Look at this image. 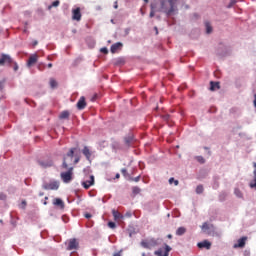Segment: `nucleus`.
Here are the masks:
<instances>
[{
	"mask_svg": "<svg viewBox=\"0 0 256 256\" xmlns=\"http://www.w3.org/2000/svg\"><path fill=\"white\" fill-rule=\"evenodd\" d=\"M161 11L171 16L177 9V0H160Z\"/></svg>",
	"mask_w": 256,
	"mask_h": 256,
	"instance_id": "f257e3e1",
	"label": "nucleus"
},
{
	"mask_svg": "<svg viewBox=\"0 0 256 256\" xmlns=\"http://www.w3.org/2000/svg\"><path fill=\"white\" fill-rule=\"evenodd\" d=\"M76 150H77L76 148L70 149L69 152L67 153L66 157H64L63 164H62V167L64 169H68L69 168L68 161L69 162H73V158H74V154H75Z\"/></svg>",
	"mask_w": 256,
	"mask_h": 256,
	"instance_id": "f03ea898",
	"label": "nucleus"
},
{
	"mask_svg": "<svg viewBox=\"0 0 256 256\" xmlns=\"http://www.w3.org/2000/svg\"><path fill=\"white\" fill-rule=\"evenodd\" d=\"M73 170L74 168L71 167L68 169L67 172H62L60 174L61 179L63 180L64 183H70L73 180Z\"/></svg>",
	"mask_w": 256,
	"mask_h": 256,
	"instance_id": "7ed1b4c3",
	"label": "nucleus"
},
{
	"mask_svg": "<svg viewBox=\"0 0 256 256\" xmlns=\"http://www.w3.org/2000/svg\"><path fill=\"white\" fill-rule=\"evenodd\" d=\"M172 251V248L165 244V248H160L157 251L154 252L156 256H169L170 252Z\"/></svg>",
	"mask_w": 256,
	"mask_h": 256,
	"instance_id": "20e7f679",
	"label": "nucleus"
},
{
	"mask_svg": "<svg viewBox=\"0 0 256 256\" xmlns=\"http://www.w3.org/2000/svg\"><path fill=\"white\" fill-rule=\"evenodd\" d=\"M201 230H202V232H204L208 235H211V233L215 231V226H213V224H211V223L205 222L202 224Z\"/></svg>",
	"mask_w": 256,
	"mask_h": 256,
	"instance_id": "39448f33",
	"label": "nucleus"
},
{
	"mask_svg": "<svg viewBox=\"0 0 256 256\" xmlns=\"http://www.w3.org/2000/svg\"><path fill=\"white\" fill-rule=\"evenodd\" d=\"M59 187H60V184H59V182H57V181H52V182H50V183H45V184H43V186H42V188H43L44 190H58Z\"/></svg>",
	"mask_w": 256,
	"mask_h": 256,
	"instance_id": "423d86ee",
	"label": "nucleus"
},
{
	"mask_svg": "<svg viewBox=\"0 0 256 256\" xmlns=\"http://www.w3.org/2000/svg\"><path fill=\"white\" fill-rule=\"evenodd\" d=\"M13 63V60L9 54H1L0 58V66L4 65H11Z\"/></svg>",
	"mask_w": 256,
	"mask_h": 256,
	"instance_id": "0eeeda50",
	"label": "nucleus"
},
{
	"mask_svg": "<svg viewBox=\"0 0 256 256\" xmlns=\"http://www.w3.org/2000/svg\"><path fill=\"white\" fill-rule=\"evenodd\" d=\"M82 19V13H81V8L77 7L72 10V20L75 21H81Z\"/></svg>",
	"mask_w": 256,
	"mask_h": 256,
	"instance_id": "6e6552de",
	"label": "nucleus"
},
{
	"mask_svg": "<svg viewBox=\"0 0 256 256\" xmlns=\"http://www.w3.org/2000/svg\"><path fill=\"white\" fill-rule=\"evenodd\" d=\"M95 184V177L93 175L89 176L88 180L82 182V186L85 189H90L91 186Z\"/></svg>",
	"mask_w": 256,
	"mask_h": 256,
	"instance_id": "1a4fd4ad",
	"label": "nucleus"
},
{
	"mask_svg": "<svg viewBox=\"0 0 256 256\" xmlns=\"http://www.w3.org/2000/svg\"><path fill=\"white\" fill-rule=\"evenodd\" d=\"M79 248V242L77 239H70L68 242L67 250H77Z\"/></svg>",
	"mask_w": 256,
	"mask_h": 256,
	"instance_id": "9d476101",
	"label": "nucleus"
},
{
	"mask_svg": "<svg viewBox=\"0 0 256 256\" xmlns=\"http://www.w3.org/2000/svg\"><path fill=\"white\" fill-rule=\"evenodd\" d=\"M37 62H38V55L37 54H32L28 58L27 66L31 67V66L35 65Z\"/></svg>",
	"mask_w": 256,
	"mask_h": 256,
	"instance_id": "9b49d317",
	"label": "nucleus"
},
{
	"mask_svg": "<svg viewBox=\"0 0 256 256\" xmlns=\"http://www.w3.org/2000/svg\"><path fill=\"white\" fill-rule=\"evenodd\" d=\"M156 245H157V241H154V240L141 242V246H143L144 248H147V249H151V247L156 246Z\"/></svg>",
	"mask_w": 256,
	"mask_h": 256,
	"instance_id": "f8f14e48",
	"label": "nucleus"
},
{
	"mask_svg": "<svg viewBox=\"0 0 256 256\" xmlns=\"http://www.w3.org/2000/svg\"><path fill=\"white\" fill-rule=\"evenodd\" d=\"M38 164L42 168H49V167H52L54 165V162L52 160H43V161H38Z\"/></svg>",
	"mask_w": 256,
	"mask_h": 256,
	"instance_id": "ddd939ff",
	"label": "nucleus"
},
{
	"mask_svg": "<svg viewBox=\"0 0 256 256\" xmlns=\"http://www.w3.org/2000/svg\"><path fill=\"white\" fill-rule=\"evenodd\" d=\"M123 47L122 42H116L115 44H112L110 51L111 53L115 54L118 50H120Z\"/></svg>",
	"mask_w": 256,
	"mask_h": 256,
	"instance_id": "4468645a",
	"label": "nucleus"
},
{
	"mask_svg": "<svg viewBox=\"0 0 256 256\" xmlns=\"http://www.w3.org/2000/svg\"><path fill=\"white\" fill-rule=\"evenodd\" d=\"M86 106H87V103H86L85 97H81L79 99V101L77 102V109L78 110H83V109L86 108Z\"/></svg>",
	"mask_w": 256,
	"mask_h": 256,
	"instance_id": "2eb2a0df",
	"label": "nucleus"
},
{
	"mask_svg": "<svg viewBox=\"0 0 256 256\" xmlns=\"http://www.w3.org/2000/svg\"><path fill=\"white\" fill-rule=\"evenodd\" d=\"M197 247L200 249L206 248L207 250L211 249V242L204 240L197 244Z\"/></svg>",
	"mask_w": 256,
	"mask_h": 256,
	"instance_id": "dca6fc26",
	"label": "nucleus"
},
{
	"mask_svg": "<svg viewBox=\"0 0 256 256\" xmlns=\"http://www.w3.org/2000/svg\"><path fill=\"white\" fill-rule=\"evenodd\" d=\"M246 242H247V237H242L238 240V244L234 245V248H243L245 247Z\"/></svg>",
	"mask_w": 256,
	"mask_h": 256,
	"instance_id": "f3484780",
	"label": "nucleus"
},
{
	"mask_svg": "<svg viewBox=\"0 0 256 256\" xmlns=\"http://www.w3.org/2000/svg\"><path fill=\"white\" fill-rule=\"evenodd\" d=\"M112 215L115 221L124 219V215H122L119 211H116L115 209L112 210Z\"/></svg>",
	"mask_w": 256,
	"mask_h": 256,
	"instance_id": "a211bd4d",
	"label": "nucleus"
},
{
	"mask_svg": "<svg viewBox=\"0 0 256 256\" xmlns=\"http://www.w3.org/2000/svg\"><path fill=\"white\" fill-rule=\"evenodd\" d=\"M53 205L54 206H58L60 207L61 209H64L65 208V203L63 202V200H61L60 198H56L53 200Z\"/></svg>",
	"mask_w": 256,
	"mask_h": 256,
	"instance_id": "6ab92c4d",
	"label": "nucleus"
},
{
	"mask_svg": "<svg viewBox=\"0 0 256 256\" xmlns=\"http://www.w3.org/2000/svg\"><path fill=\"white\" fill-rule=\"evenodd\" d=\"M82 153L86 157L87 160L91 159L92 153L88 147H84L82 150Z\"/></svg>",
	"mask_w": 256,
	"mask_h": 256,
	"instance_id": "aec40b11",
	"label": "nucleus"
},
{
	"mask_svg": "<svg viewBox=\"0 0 256 256\" xmlns=\"http://www.w3.org/2000/svg\"><path fill=\"white\" fill-rule=\"evenodd\" d=\"M69 117H70V112L69 111H63L59 115V119H61V120L68 119Z\"/></svg>",
	"mask_w": 256,
	"mask_h": 256,
	"instance_id": "412c9836",
	"label": "nucleus"
},
{
	"mask_svg": "<svg viewBox=\"0 0 256 256\" xmlns=\"http://www.w3.org/2000/svg\"><path fill=\"white\" fill-rule=\"evenodd\" d=\"M49 84H50L51 89H55L58 87V82H57V80H55V78H50Z\"/></svg>",
	"mask_w": 256,
	"mask_h": 256,
	"instance_id": "4be33fe9",
	"label": "nucleus"
},
{
	"mask_svg": "<svg viewBox=\"0 0 256 256\" xmlns=\"http://www.w3.org/2000/svg\"><path fill=\"white\" fill-rule=\"evenodd\" d=\"M205 27H206L207 34H211L213 32V27L211 26V23H209V21L205 22Z\"/></svg>",
	"mask_w": 256,
	"mask_h": 256,
	"instance_id": "5701e85b",
	"label": "nucleus"
},
{
	"mask_svg": "<svg viewBox=\"0 0 256 256\" xmlns=\"http://www.w3.org/2000/svg\"><path fill=\"white\" fill-rule=\"evenodd\" d=\"M186 232H187V229H186L185 227H180V228L177 229L176 235L182 236V235H184Z\"/></svg>",
	"mask_w": 256,
	"mask_h": 256,
	"instance_id": "b1692460",
	"label": "nucleus"
},
{
	"mask_svg": "<svg viewBox=\"0 0 256 256\" xmlns=\"http://www.w3.org/2000/svg\"><path fill=\"white\" fill-rule=\"evenodd\" d=\"M216 89H219V82H210V90L215 91Z\"/></svg>",
	"mask_w": 256,
	"mask_h": 256,
	"instance_id": "393cba45",
	"label": "nucleus"
},
{
	"mask_svg": "<svg viewBox=\"0 0 256 256\" xmlns=\"http://www.w3.org/2000/svg\"><path fill=\"white\" fill-rule=\"evenodd\" d=\"M156 5L155 4H151V11H150V18H154L155 17V14H156Z\"/></svg>",
	"mask_w": 256,
	"mask_h": 256,
	"instance_id": "a878e982",
	"label": "nucleus"
},
{
	"mask_svg": "<svg viewBox=\"0 0 256 256\" xmlns=\"http://www.w3.org/2000/svg\"><path fill=\"white\" fill-rule=\"evenodd\" d=\"M253 174H254V180L252 182H250L249 186H250V188L256 190V170L253 172Z\"/></svg>",
	"mask_w": 256,
	"mask_h": 256,
	"instance_id": "bb28decb",
	"label": "nucleus"
},
{
	"mask_svg": "<svg viewBox=\"0 0 256 256\" xmlns=\"http://www.w3.org/2000/svg\"><path fill=\"white\" fill-rule=\"evenodd\" d=\"M234 194L236 195V197L238 198H243V192H241V190H239V188H236L234 190Z\"/></svg>",
	"mask_w": 256,
	"mask_h": 256,
	"instance_id": "cd10ccee",
	"label": "nucleus"
},
{
	"mask_svg": "<svg viewBox=\"0 0 256 256\" xmlns=\"http://www.w3.org/2000/svg\"><path fill=\"white\" fill-rule=\"evenodd\" d=\"M60 5V0H55L51 5L48 6V9H52V7H58Z\"/></svg>",
	"mask_w": 256,
	"mask_h": 256,
	"instance_id": "c85d7f7f",
	"label": "nucleus"
},
{
	"mask_svg": "<svg viewBox=\"0 0 256 256\" xmlns=\"http://www.w3.org/2000/svg\"><path fill=\"white\" fill-rule=\"evenodd\" d=\"M132 142H133V137L125 138L126 145L130 146Z\"/></svg>",
	"mask_w": 256,
	"mask_h": 256,
	"instance_id": "c756f323",
	"label": "nucleus"
},
{
	"mask_svg": "<svg viewBox=\"0 0 256 256\" xmlns=\"http://www.w3.org/2000/svg\"><path fill=\"white\" fill-rule=\"evenodd\" d=\"M169 183H170V184H173V183H174L175 186H178V185H179V181H178V180H175V178H170V179H169Z\"/></svg>",
	"mask_w": 256,
	"mask_h": 256,
	"instance_id": "7c9ffc66",
	"label": "nucleus"
},
{
	"mask_svg": "<svg viewBox=\"0 0 256 256\" xmlns=\"http://www.w3.org/2000/svg\"><path fill=\"white\" fill-rule=\"evenodd\" d=\"M196 160L201 163V164H205V158L204 157H201V156H198L196 157Z\"/></svg>",
	"mask_w": 256,
	"mask_h": 256,
	"instance_id": "2f4dec72",
	"label": "nucleus"
},
{
	"mask_svg": "<svg viewBox=\"0 0 256 256\" xmlns=\"http://www.w3.org/2000/svg\"><path fill=\"white\" fill-rule=\"evenodd\" d=\"M196 193H197V194L203 193V186H202V185L197 186V188H196Z\"/></svg>",
	"mask_w": 256,
	"mask_h": 256,
	"instance_id": "473e14b6",
	"label": "nucleus"
},
{
	"mask_svg": "<svg viewBox=\"0 0 256 256\" xmlns=\"http://www.w3.org/2000/svg\"><path fill=\"white\" fill-rule=\"evenodd\" d=\"M132 192L134 194H140L141 193V189L139 187H134V188H132Z\"/></svg>",
	"mask_w": 256,
	"mask_h": 256,
	"instance_id": "72a5a7b5",
	"label": "nucleus"
},
{
	"mask_svg": "<svg viewBox=\"0 0 256 256\" xmlns=\"http://www.w3.org/2000/svg\"><path fill=\"white\" fill-rule=\"evenodd\" d=\"M108 227L112 228V229H115L117 227L116 223L114 222H109L108 223Z\"/></svg>",
	"mask_w": 256,
	"mask_h": 256,
	"instance_id": "f704fd0d",
	"label": "nucleus"
},
{
	"mask_svg": "<svg viewBox=\"0 0 256 256\" xmlns=\"http://www.w3.org/2000/svg\"><path fill=\"white\" fill-rule=\"evenodd\" d=\"M7 199V195L4 193H0V200L5 201Z\"/></svg>",
	"mask_w": 256,
	"mask_h": 256,
	"instance_id": "c9c22d12",
	"label": "nucleus"
},
{
	"mask_svg": "<svg viewBox=\"0 0 256 256\" xmlns=\"http://www.w3.org/2000/svg\"><path fill=\"white\" fill-rule=\"evenodd\" d=\"M235 3H237V0H230V4L228 5V8L233 7V5H235Z\"/></svg>",
	"mask_w": 256,
	"mask_h": 256,
	"instance_id": "e433bc0d",
	"label": "nucleus"
},
{
	"mask_svg": "<svg viewBox=\"0 0 256 256\" xmlns=\"http://www.w3.org/2000/svg\"><path fill=\"white\" fill-rule=\"evenodd\" d=\"M101 53H103V54H108L109 53V50H108V48H101Z\"/></svg>",
	"mask_w": 256,
	"mask_h": 256,
	"instance_id": "4c0bfd02",
	"label": "nucleus"
},
{
	"mask_svg": "<svg viewBox=\"0 0 256 256\" xmlns=\"http://www.w3.org/2000/svg\"><path fill=\"white\" fill-rule=\"evenodd\" d=\"M18 69H19V66H18L17 62H14L13 70L18 71Z\"/></svg>",
	"mask_w": 256,
	"mask_h": 256,
	"instance_id": "58836bf2",
	"label": "nucleus"
},
{
	"mask_svg": "<svg viewBox=\"0 0 256 256\" xmlns=\"http://www.w3.org/2000/svg\"><path fill=\"white\" fill-rule=\"evenodd\" d=\"M121 173H122V175H124V176H128V171H127V169H122V170H121Z\"/></svg>",
	"mask_w": 256,
	"mask_h": 256,
	"instance_id": "ea45409f",
	"label": "nucleus"
},
{
	"mask_svg": "<svg viewBox=\"0 0 256 256\" xmlns=\"http://www.w3.org/2000/svg\"><path fill=\"white\" fill-rule=\"evenodd\" d=\"M141 179V176H137L135 178H132L131 180L134 181V182H139Z\"/></svg>",
	"mask_w": 256,
	"mask_h": 256,
	"instance_id": "a19ab883",
	"label": "nucleus"
},
{
	"mask_svg": "<svg viewBox=\"0 0 256 256\" xmlns=\"http://www.w3.org/2000/svg\"><path fill=\"white\" fill-rule=\"evenodd\" d=\"M84 217L87 218V219H91L92 215L90 213H86V214H84Z\"/></svg>",
	"mask_w": 256,
	"mask_h": 256,
	"instance_id": "79ce46f5",
	"label": "nucleus"
},
{
	"mask_svg": "<svg viewBox=\"0 0 256 256\" xmlns=\"http://www.w3.org/2000/svg\"><path fill=\"white\" fill-rule=\"evenodd\" d=\"M80 162V157H76L75 160H74V164H77Z\"/></svg>",
	"mask_w": 256,
	"mask_h": 256,
	"instance_id": "37998d69",
	"label": "nucleus"
},
{
	"mask_svg": "<svg viewBox=\"0 0 256 256\" xmlns=\"http://www.w3.org/2000/svg\"><path fill=\"white\" fill-rule=\"evenodd\" d=\"M254 106L256 107V94H254Z\"/></svg>",
	"mask_w": 256,
	"mask_h": 256,
	"instance_id": "c03bdc74",
	"label": "nucleus"
},
{
	"mask_svg": "<svg viewBox=\"0 0 256 256\" xmlns=\"http://www.w3.org/2000/svg\"><path fill=\"white\" fill-rule=\"evenodd\" d=\"M155 31H156V35H158L159 34L158 27H155Z\"/></svg>",
	"mask_w": 256,
	"mask_h": 256,
	"instance_id": "a18cd8bd",
	"label": "nucleus"
},
{
	"mask_svg": "<svg viewBox=\"0 0 256 256\" xmlns=\"http://www.w3.org/2000/svg\"><path fill=\"white\" fill-rule=\"evenodd\" d=\"M155 31H156V35H158L159 34L158 27H155Z\"/></svg>",
	"mask_w": 256,
	"mask_h": 256,
	"instance_id": "49530a36",
	"label": "nucleus"
},
{
	"mask_svg": "<svg viewBox=\"0 0 256 256\" xmlns=\"http://www.w3.org/2000/svg\"><path fill=\"white\" fill-rule=\"evenodd\" d=\"M167 238L172 239V238H173V235H172V234H169V235H167Z\"/></svg>",
	"mask_w": 256,
	"mask_h": 256,
	"instance_id": "de8ad7c7",
	"label": "nucleus"
},
{
	"mask_svg": "<svg viewBox=\"0 0 256 256\" xmlns=\"http://www.w3.org/2000/svg\"><path fill=\"white\" fill-rule=\"evenodd\" d=\"M47 67L51 69L53 67V64H48Z\"/></svg>",
	"mask_w": 256,
	"mask_h": 256,
	"instance_id": "09e8293b",
	"label": "nucleus"
},
{
	"mask_svg": "<svg viewBox=\"0 0 256 256\" xmlns=\"http://www.w3.org/2000/svg\"><path fill=\"white\" fill-rule=\"evenodd\" d=\"M113 256H121V253L120 252L115 253Z\"/></svg>",
	"mask_w": 256,
	"mask_h": 256,
	"instance_id": "8fccbe9b",
	"label": "nucleus"
},
{
	"mask_svg": "<svg viewBox=\"0 0 256 256\" xmlns=\"http://www.w3.org/2000/svg\"><path fill=\"white\" fill-rule=\"evenodd\" d=\"M38 70L42 71L41 64L38 65Z\"/></svg>",
	"mask_w": 256,
	"mask_h": 256,
	"instance_id": "3c124183",
	"label": "nucleus"
},
{
	"mask_svg": "<svg viewBox=\"0 0 256 256\" xmlns=\"http://www.w3.org/2000/svg\"><path fill=\"white\" fill-rule=\"evenodd\" d=\"M2 89H3V83L0 82V90H2Z\"/></svg>",
	"mask_w": 256,
	"mask_h": 256,
	"instance_id": "603ef678",
	"label": "nucleus"
},
{
	"mask_svg": "<svg viewBox=\"0 0 256 256\" xmlns=\"http://www.w3.org/2000/svg\"><path fill=\"white\" fill-rule=\"evenodd\" d=\"M164 118H165L166 120H169V119H170V116H169V115H166Z\"/></svg>",
	"mask_w": 256,
	"mask_h": 256,
	"instance_id": "864d4df0",
	"label": "nucleus"
},
{
	"mask_svg": "<svg viewBox=\"0 0 256 256\" xmlns=\"http://www.w3.org/2000/svg\"><path fill=\"white\" fill-rule=\"evenodd\" d=\"M115 178L120 179V174H116Z\"/></svg>",
	"mask_w": 256,
	"mask_h": 256,
	"instance_id": "5fc2aeb1",
	"label": "nucleus"
},
{
	"mask_svg": "<svg viewBox=\"0 0 256 256\" xmlns=\"http://www.w3.org/2000/svg\"><path fill=\"white\" fill-rule=\"evenodd\" d=\"M114 8H115V9H118V4H115Z\"/></svg>",
	"mask_w": 256,
	"mask_h": 256,
	"instance_id": "6e6d98bb",
	"label": "nucleus"
},
{
	"mask_svg": "<svg viewBox=\"0 0 256 256\" xmlns=\"http://www.w3.org/2000/svg\"><path fill=\"white\" fill-rule=\"evenodd\" d=\"M145 3H149V0H144Z\"/></svg>",
	"mask_w": 256,
	"mask_h": 256,
	"instance_id": "4d7b16f0",
	"label": "nucleus"
},
{
	"mask_svg": "<svg viewBox=\"0 0 256 256\" xmlns=\"http://www.w3.org/2000/svg\"><path fill=\"white\" fill-rule=\"evenodd\" d=\"M34 45H38V42H34Z\"/></svg>",
	"mask_w": 256,
	"mask_h": 256,
	"instance_id": "13d9d810",
	"label": "nucleus"
},
{
	"mask_svg": "<svg viewBox=\"0 0 256 256\" xmlns=\"http://www.w3.org/2000/svg\"><path fill=\"white\" fill-rule=\"evenodd\" d=\"M22 203H23V205H26V202H25V201H23Z\"/></svg>",
	"mask_w": 256,
	"mask_h": 256,
	"instance_id": "bf43d9fd",
	"label": "nucleus"
},
{
	"mask_svg": "<svg viewBox=\"0 0 256 256\" xmlns=\"http://www.w3.org/2000/svg\"><path fill=\"white\" fill-rule=\"evenodd\" d=\"M142 256H146V253H142Z\"/></svg>",
	"mask_w": 256,
	"mask_h": 256,
	"instance_id": "052dcab7",
	"label": "nucleus"
},
{
	"mask_svg": "<svg viewBox=\"0 0 256 256\" xmlns=\"http://www.w3.org/2000/svg\"><path fill=\"white\" fill-rule=\"evenodd\" d=\"M253 166L256 168V163H254Z\"/></svg>",
	"mask_w": 256,
	"mask_h": 256,
	"instance_id": "680f3d73",
	"label": "nucleus"
},
{
	"mask_svg": "<svg viewBox=\"0 0 256 256\" xmlns=\"http://www.w3.org/2000/svg\"><path fill=\"white\" fill-rule=\"evenodd\" d=\"M43 195H44V193H41V194H40V196H43Z\"/></svg>",
	"mask_w": 256,
	"mask_h": 256,
	"instance_id": "e2e57ef3",
	"label": "nucleus"
},
{
	"mask_svg": "<svg viewBox=\"0 0 256 256\" xmlns=\"http://www.w3.org/2000/svg\"><path fill=\"white\" fill-rule=\"evenodd\" d=\"M49 198L48 197H45V200H48Z\"/></svg>",
	"mask_w": 256,
	"mask_h": 256,
	"instance_id": "0e129e2a",
	"label": "nucleus"
},
{
	"mask_svg": "<svg viewBox=\"0 0 256 256\" xmlns=\"http://www.w3.org/2000/svg\"><path fill=\"white\" fill-rule=\"evenodd\" d=\"M44 205H47V202H44Z\"/></svg>",
	"mask_w": 256,
	"mask_h": 256,
	"instance_id": "69168bd1",
	"label": "nucleus"
}]
</instances>
